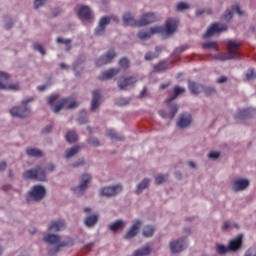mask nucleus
<instances>
[{
  "label": "nucleus",
  "mask_w": 256,
  "mask_h": 256,
  "mask_svg": "<svg viewBox=\"0 0 256 256\" xmlns=\"http://www.w3.org/2000/svg\"><path fill=\"white\" fill-rule=\"evenodd\" d=\"M78 17L80 19H83L84 21H88V19H91V8L87 5H80L78 6Z\"/></svg>",
  "instance_id": "obj_25"
},
{
  "label": "nucleus",
  "mask_w": 256,
  "mask_h": 256,
  "mask_svg": "<svg viewBox=\"0 0 256 256\" xmlns=\"http://www.w3.org/2000/svg\"><path fill=\"white\" fill-rule=\"evenodd\" d=\"M36 181H47V172L42 166H36Z\"/></svg>",
  "instance_id": "obj_35"
},
{
  "label": "nucleus",
  "mask_w": 256,
  "mask_h": 256,
  "mask_svg": "<svg viewBox=\"0 0 256 256\" xmlns=\"http://www.w3.org/2000/svg\"><path fill=\"white\" fill-rule=\"evenodd\" d=\"M33 49H34V51H37L38 53H41L42 55H47V51L45 50V48H43V46L41 44H39V42L33 43Z\"/></svg>",
  "instance_id": "obj_53"
},
{
  "label": "nucleus",
  "mask_w": 256,
  "mask_h": 256,
  "mask_svg": "<svg viewBox=\"0 0 256 256\" xmlns=\"http://www.w3.org/2000/svg\"><path fill=\"white\" fill-rule=\"evenodd\" d=\"M122 22L125 27H139V21L135 20V16L131 12L123 14Z\"/></svg>",
  "instance_id": "obj_22"
},
{
  "label": "nucleus",
  "mask_w": 256,
  "mask_h": 256,
  "mask_svg": "<svg viewBox=\"0 0 256 256\" xmlns=\"http://www.w3.org/2000/svg\"><path fill=\"white\" fill-rule=\"evenodd\" d=\"M253 117H255V109L253 108L240 109L234 114L236 121H247V119H253Z\"/></svg>",
  "instance_id": "obj_15"
},
{
  "label": "nucleus",
  "mask_w": 256,
  "mask_h": 256,
  "mask_svg": "<svg viewBox=\"0 0 256 256\" xmlns=\"http://www.w3.org/2000/svg\"><path fill=\"white\" fill-rule=\"evenodd\" d=\"M9 79V74L5 72H0V89H5V81Z\"/></svg>",
  "instance_id": "obj_56"
},
{
  "label": "nucleus",
  "mask_w": 256,
  "mask_h": 256,
  "mask_svg": "<svg viewBox=\"0 0 256 256\" xmlns=\"http://www.w3.org/2000/svg\"><path fill=\"white\" fill-rule=\"evenodd\" d=\"M111 24V17L103 16L100 18L98 26L94 30V35L96 37H101L105 35V31H107V25Z\"/></svg>",
  "instance_id": "obj_14"
},
{
  "label": "nucleus",
  "mask_w": 256,
  "mask_h": 256,
  "mask_svg": "<svg viewBox=\"0 0 256 256\" xmlns=\"http://www.w3.org/2000/svg\"><path fill=\"white\" fill-rule=\"evenodd\" d=\"M251 186V180L249 178L236 176L230 181V189L234 193H241L247 191L248 187Z\"/></svg>",
  "instance_id": "obj_4"
},
{
  "label": "nucleus",
  "mask_w": 256,
  "mask_h": 256,
  "mask_svg": "<svg viewBox=\"0 0 256 256\" xmlns=\"http://www.w3.org/2000/svg\"><path fill=\"white\" fill-rule=\"evenodd\" d=\"M106 137H109L112 141H125V136L120 135L113 129H108L106 131Z\"/></svg>",
  "instance_id": "obj_34"
},
{
  "label": "nucleus",
  "mask_w": 256,
  "mask_h": 256,
  "mask_svg": "<svg viewBox=\"0 0 256 256\" xmlns=\"http://www.w3.org/2000/svg\"><path fill=\"white\" fill-rule=\"evenodd\" d=\"M131 103V98H119L116 102V105L118 107H126V105H129Z\"/></svg>",
  "instance_id": "obj_54"
},
{
  "label": "nucleus",
  "mask_w": 256,
  "mask_h": 256,
  "mask_svg": "<svg viewBox=\"0 0 256 256\" xmlns=\"http://www.w3.org/2000/svg\"><path fill=\"white\" fill-rule=\"evenodd\" d=\"M179 27V21L175 18H168L165 22L164 33L166 35H173Z\"/></svg>",
  "instance_id": "obj_20"
},
{
  "label": "nucleus",
  "mask_w": 256,
  "mask_h": 256,
  "mask_svg": "<svg viewBox=\"0 0 256 256\" xmlns=\"http://www.w3.org/2000/svg\"><path fill=\"white\" fill-rule=\"evenodd\" d=\"M77 121L79 125H85L89 123V116L87 115V110L83 109L79 112Z\"/></svg>",
  "instance_id": "obj_40"
},
{
  "label": "nucleus",
  "mask_w": 256,
  "mask_h": 256,
  "mask_svg": "<svg viewBox=\"0 0 256 256\" xmlns=\"http://www.w3.org/2000/svg\"><path fill=\"white\" fill-rule=\"evenodd\" d=\"M13 25H14L13 18L11 17L4 18V29L9 31V29H13Z\"/></svg>",
  "instance_id": "obj_52"
},
{
  "label": "nucleus",
  "mask_w": 256,
  "mask_h": 256,
  "mask_svg": "<svg viewBox=\"0 0 256 256\" xmlns=\"http://www.w3.org/2000/svg\"><path fill=\"white\" fill-rule=\"evenodd\" d=\"M67 104V98L62 99L59 103L54 106L53 113H59L63 107Z\"/></svg>",
  "instance_id": "obj_48"
},
{
  "label": "nucleus",
  "mask_w": 256,
  "mask_h": 256,
  "mask_svg": "<svg viewBox=\"0 0 256 256\" xmlns=\"http://www.w3.org/2000/svg\"><path fill=\"white\" fill-rule=\"evenodd\" d=\"M161 51H163V49L157 46L154 52H151V51L146 52L144 56L145 61H153V59H157V57L161 55Z\"/></svg>",
  "instance_id": "obj_32"
},
{
  "label": "nucleus",
  "mask_w": 256,
  "mask_h": 256,
  "mask_svg": "<svg viewBox=\"0 0 256 256\" xmlns=\"http://www.w3.org/2000/svg\"><path fill=\"white\" fill-rule=\"evenodd\" d=\"M142 235L143 237H146V238L153 237V235H155V226H151V225L144 226Z\"/></svg>",
  "instance_id": "obj_41"
},
{
  "label": "nucleus",
  "mask_w": 256,
  "mask_h": 256,
  "mask_svg": "<svg viewBox=\"0 0 256 256\" xmlns=\"http://www.w3.org/2000/svg\"><path fill=\"white\" fill-rule=\"evenodd\" d=\"M186 49H189L188 45H184V46H179L177 47L173 53H172V57H177V55H181V53H183V51H186Z\"/></svg>",
  "instance_id": "obj_57"
},
{
  "label": "nucleus",
  "mask_w": 256,
  "mask_h": 256,
  "mask_svg": "<svg viewBox=\"0 0 256 256\" xmlns=\"http://www.w3.org/2000/svg\"><path fill=\"white\" fill-rule=\"evenodd\" d=\"M193 123V115L189 112H183L179 114L178 120L176 122V127L178 129H189Z\"/></svg>",
  "instance_id": "obj_10"
},
{
  "label": "nucleus",
  "mask_w": 256,
  "mask_h": 256,
  "mask_svg": "<svg viewBox=\"0 0 256 256\" xmlns=\"http://www.w3.org/2000/svg\"><path fill=\"white\" fill-rule=\"evenodd\" d=\"M157 33H160L163 35L165 33V26H157V27H151L150 28V35H155Z\"/></svg>",
  "instance_id": "obj_49"
},
{
  "label": "nucleus",
  "mask_w": 256,
  "mask_h": 256,
  "mask_svg": "<svg viewBox=\"0 0 256 256\" xmlns=\"http://www.w3.org/2000/svg\"><path fill=\"white\" fill-rule=\"evenodd\" d=\"M44 243H47V245H59L61 241V236L59 234H51L47 233L43 237Z\"/></svg>",
  "instance_id": "obj_26"
},
{
  "label": "nucleus",
  "mask_w": 256,
  "mask_h": 256,
  "mask_svg": "<svg viewBox=\"0 0 256 256\" xmlns=\"http://www.w3.org/2000/svg\"><path fill=\"white\" fill-rule=\"evenodd\" d=\"M137 83V77L135 76H129L123 79V81H118V89L120 91H125L127 87L131 85H135Z\"/></svg>",
  "instance_id": "obj_23"
},
{
  "label": "nucleus",
  "mask_w": 256,
  "mask_h": 256,
  "mask_svg": "<svg viewBox=\"0 0 256 256\" xmlns=\"http://www.w3.org/2000/svg\"><path fill=\"white\" fill-rule=\"evenodd\" d=\"M74 245L75 240H73V238H67L64 241L60 240L58 245L48 248V256H56L63 247H73Z\"/></svg>",
  "instance_id": "obj_13"
},
{
  "label": "nucleus",
  "mask_w": 256,
  "mask_h": 256,
  "mask_svg": "<svg viewBox=\"0 0 256 256\" xmlns=\"http://www.w3.org/2000/svg\"><path fill=\"white\" fill-rule=\"evenodd\" d=\"M125 228V221L123 220H116L115 222H111L108 225V229L113 233H117V231H121Z\"/></svg>",
  "instance_id": "obj_30"
},
{
  "label": "nucleus",
  "mask_w": 256,
  "mask_h": 256,
  "mask_svg": "<svg viewBox=\"0 0 256 256\" xmlns=\"http://www.w3.org/2000/svg\"><path fill=\"white\" fill-rule=\"evenodd\" d=\"M79 151H81V146L79 145L67 148L64 151V159H73V157H75L79 153Z\"/></svg>",
  "instance_id": "obj_29"
},
{
  "label": "nucleus",
  "mask_w": 256,
  "mask_h": 256,
  "mask_svg": "<svg viewBox=\"0 0 256 256\" xmlns=\"http://www.w3.org/2000/svg\"><path fill=\"white\" fill-rule=\"evenodd\" d=\"M86 165L87 161H85V158H80L76 162L70 164V167H72V169H79V167H85Z\"/></svg>",
  "instance_id": "obj_47"
},
{
  "label": "nucleus",
  "mask_w": 256,
  "mask_h": 256,
  "mask_svg": "<svg viewBox=\"0 0 256 256\" xmlns=\"http://www.w3.org/2000/svg\"><path fill=\"white\" fill-rule=\"evenodd\" d=\"M56 43L58 45H66V51H71V39H63L61 37L56 38Z\"/></svg>",
  "instance_id": "obj_45"
},
{
  "label": "nucleus",
  "mask_w": 256,
  "mask_h": 256,
  "mask_svg": "<svg viewBox=\"0 0 256 256\" xmlns=\"http://www.w3.org/2000/svg\"><path fill=\"white\" fill-rule=\"evenodd\" d=\"M244 256H256V247H250L244 254Z\"/></svg>",
  "instance_id": "obj_64"
},
{
  "label": "nucleus",
  "mask_w": 256,
  "mask_h": 256,
  "mask_svg": "<svg viewBox=\"0 0 256 256\" xmlns=\"http://www.w3.org/2000/svg\"><path fill=\"white\" fill-rule=\"evenodd\" d=\"M216 251L218 255H226V253H229V244H227V246L223 244H217Z\"/></svg>",
  "instance_id": "obj_46"
},
{
  "label": "nucleus",
  "mask_w": 256,
  "mask_h": 256,
  "mask_svg": "<svg viewBox=\"0 0 256 256\" xmlns=\"http://www.w3.org/2000/svg\"><path fill=\"white\" fill-rule=\"evenodd\" d=\"M0 89H7L10 91H19V83L5 85V88H0Z\"/></svg>",
  "instance_id": "obj_63"
},
{
  "label": "nucleus",
  "mask_w": 256,
  "mask_h": 256,
  "mask_svg": "<svg viewBox=\"0 0 256 256\" xmlns=\"http://www.w3.org/2000/svg\"><path fill=\"white\" fill-rule=\"evenodd\" d=\"M201 93H204V95H206V97H211L212 95H215V93H217V89H215L214 86H203L202 85Z\"/></svg>",
  "instance_id": "obj_43"
},
{
  "label": "nucleus",
  "mask_w": 256,
  "mask_h": 256,
  "mask_svg": "<svg viewBox=\"0 0 256 256\" xmlns=\"http://www.w3.org/2000/svg\"><path fill=\"white\" fill-rule=\"evenodd\" d=\"M23 179H30L32 181H37V171L36 167L33 169L26 170L22 173Z\"/></svg>",
  "instance_id": "obj_39"
},
{
  "label": "nucleus",
  "mask_w": 256,
  "mask_h": 256,
  "mask_svg": "<svg viewBox=\"0 0 256 256\" xmlns=\"http://www.w3.org/2000/svg\"><path fill=\"white\" fill-rule=\"evenodd\" d=\"M245 234L240 233L228 242L229 253H239L243 250Z\"/></svg>",
  "instance_id": "obj_7"
},
{
  "label": "nucleus",
  "mask_w": 256,
  "mask_h": 256,
  "mask_svg": "<svg viewBox=\"0 0 256 256\" xmlns=\"http://www.w3.org/2000/svg\"><path fill=\"white\" fill-rule=\"evenodd\" d=\"M222 231L224 233H229L233 231V229H241V225L237 222H231V221H224L221 226Z\"/></svg>",
  "instance_id": "obj_28"
},
{
  "label": "nucleus",
  "mask_w": 256,
  "mask_h": 256,
  "mask_svg": "<svg viewBox=\"0 0 256 256\" xmlns=\"http://www.w3.org/2000/svg\"><path fill=\"white\" fill-rule=\"evenodd\" d=\"M87 143H88V145H90V147L101 146V141H99V138H95V137L88 138Z\"/></svg>",
  "instance_id": "obj_51"
},
{
  "label": "nucleus",
  "mask_w": 256,
  "mask_h": 256,
  "mask_svg": "<svg viewBox=\"0 0 256 256\" xmlns=\"http://www.w3.org/2000/svg\"><path fill=\"white\" fill-rule=\"evenodd\" d=\"M222 19H223L224 21L229 22L230 20L233 19V12H232L231 10H229V9L225 10V11L223 12V14H222Z\"/></svg>",
  "instance_id": "obj_59"
},
{
  "label": "nucleus",
  "mask_w": 256,
  "mask_h": 256,
  "mask_svg": "<svg viewBox=\"0 0 256 256\" xmlns=\"http://www.w3.org/2000/svg\"><path fill=\"white\" fill-rule=\"evenodd\" d=\"M188 245L187 237L177 238L169 243L170 253L179 255V253H183L187 249Z\"/></svg>",
  "instance_id": "obj_6"
},
{
  "label": "nucleus",
  "mask_w": 256,
  "mask_h": 256,
  "mask_svg": "<svg viewBox=\"0 0 256 256\" xmlns=\"http://www.w3.org/2000/svg\"><path fill=\"white\" fill-rule=\"evenodd\" d=\"M121 73V68H110L102 73L100 76L101 81H109L113 79V77L119 75Z\"/></svg>",
  "instance_id": "obj_24"
},
{
  "label": "nucleus",
  "mask_w": 256,
  "mask_h": 256,
  "mask_svg": "<svg viewBox=\"0 0 256 256\" xmlns=\"http://www.w3.org/2000/svg\"><path fill=\"white\" fill-rule=\"evenodd\" d=\"M227 31V25L221 24L219 22L212 23L210 27L207 29L206 33L203 35L204 39H209L213 37V35H217L219 33H223Z\"/></svg>",
  "instance_id": "obj_12"
},
{
  "label": "nucleus",
  "mask_w": 256,
  "mask_h": 256,
  "mask_svg": "<svg viewBox=\"0 0 256 256\" xmlns=\"http://www.w3.org/2000/svg\"><path fill=\"white\" fill-rule=\"evenodd\" d=\"M208 159H211V161H217L219 157H221V152L219 151H210L207 155Z\"/></svg>",
  "instance_id": "obj_58"
},
{
  "label": "nucleus",
  "mask_w": 256,
  "mask_h": 256,
  "mask_svg": "<svg viewBox=\"0 0 256 256\" xmlns=\"http://www.w3.org/2000/svg\"><path fill=\"white\" fill-rule=\"evenodd\" d=\"M65 139L67 143H70V145H72L73 143H77V141H79V135H77V132L69 130L65 135Z\"/></svg>",
  "instance_id": "obj_38"
},
{
  "label": "nucleus",
  "mask_w": 256,
  "mask_h": 256,
  "mask_svg": "<svg viewBox=\"0 0 256 256\" xmlns=\"http://www.w3.org/2000/svg\"><path fill=\"white\" fill-rule=\"evenodd\" d=\"M47 197V188L41 184L34 185L26 195L28 203H41Z\"/></svg>",
  "instance_id": "obj_1"
},
{
  "label": "nucleus",
  "mask_w": 256,
  "mask_h": 256,
  "mask_svg": "<svg viewBox=\"0 0 256 256\" xmlns=\"http://www.w3.org/2000/svg\"><path fill=\"white\" fill-rule=\"evenodd\" d=\"M203 49H215L217 47V42L208 41L202 45Z\"/></svg>",
  "instance_id": "obj_61"
},
{
  "label": "nucleus",
  "mask_w": 256,
  "mask_h": 256,
  "mask_svg": "<svg viewBox=\"0 0 256 256\" xmlns=\"http://www.w3.org/2000/svg\"><path fill=\"white\" fill-rule=\"evenodd\" d=\"M117 57V51L115 48H110L104 55L100 56L96 60V67H103V65H108V63H113V59Z\"/></svg>",
  "instance_id": "obj_11"
},
{
  "label": "nucleus",
  "mask_w": 256,
  "mask_h": 256,
  "mask_svg": "<svg viewBox=\"0 0 256 256\" xmlns=\"http://www.w3.org/2000/svg\"><path fill=\"white\" fill-rule=\"evenodd\" d=\"M139 229H141V220H135L133 225L126 231L124 234V239L129 241V239H133L139 235Z\"/></svg>",
  "instance_id": "obj_19"
},
{
  "label": "nucleus",
  "mask_w": 256,
  "mask_h": 256,
  "mask_svg": "<svg viewBox=\"0 0 256 256\" xmlns=\"http://www.w3.org/2000/svg\"><path fill=\"white\" fill-rule=\"evenodd\" d=\"M181 93H185V88L176 86L174 88V95L171 98H169L168 100H166V103H173V101H175V99H177V97L180 96Z\"/></svg>",
  "instance_id": "obj_42"
},
{
  "label": "nucleus",
  "mask_w": 256,
  "mask_h": 256,
  "mask_svg": "<svg viewBox=\"0 0 256 256\" xmlns=\"http://www.w3.org/2000/svg\"><path fill=\"white\" fill-rule=\"evenodd\" d=\"M166 104L170 112L167 113L165 110H159L158 115H160L162 119H174L175 115H177V112L179 111V105H177L176 103Z\"/></svg>",
  "instance_id": "obj_16"
},
{
  "label": "nucleus",
  "mask_w": 256,
  "mask_h": 256,
  "mask_svg": "<svg viewBox=\"0 0 256 256\" xmlns=\"http://www.w3.org/2000/svg\"><path fill=\"white\" fill-rule=\"evenodd\" d=\"M53 133V125H47L41 130L42 135H50Z\"/></svg>",
  "instance_id": "obj_62"
},
{
  "label": "nucleus",
  "mask_w": 256,
  "mask_h": 256,
  "mask_svg": "<svg viewBox=\"0 0 256 256\" xmlns=\"http://www.w3.org/2000/svg\"><path fill=\"white\" fill-rule=\"evenodd\" d=\"M84 61H86L85 56H79L74 62L73 71L75 72V75H81V72L77 71V68L79 67V65H83Z\"/></svg>",
  "instance_id": "obj_44"
},
{
  "label": "nucleus",
  "mask_w": 256,
  "mask_h": 256,
  "mask_svg": "<svg viewBox=\"0 0 256 256\" xmlns=\"http://www.w3.org/2000/svg\"><path fill=\"white\" fill-rule=\"evenodd\" d=\"M155 21H157V16H155V13H145L141 16V19L138 20V27H145V25H151V23H155Z\"/></svg>",
  "instance_id": "obj_21"
},
{
  "label": "nucleus",
  "mask_w": 256,
  "mask_h": 256,
  "mask_svg": "<svg viewBox=\"0 0 256 256\" xmlns=\"http://www.w3.org/2000/svg\"><path fill=\"white\" fill-rule=\"evenodd\" d=\"M118 64L122 69H129V59L127 57H123L118 61Z\"/></svg>",
  "instance_id": "obj_60"
},
{
  "label": "nucleus",
  "mask_w": 256,
  "mask_h": 256,
  "mask_svg": "<svg viewBox=\"0 0 256 256\" xmlns=\"http://www.w3.org/2000/svg\"><path fill=\"white\" fill-rule=\"evenodd\" d=\"M188 89L192 95H199L203 89V85L196 83L195 81H188Z\"/></svg>",
  "instance_id": "obj_31"
},
{
  "label": "nucleus",
  "mask_w": 256,
  "mask_h": 256,
  "mask_svg": "<svg viewBox=\"0 0 256 256\" xmlns=\"http://www.w3.org/2000/svg\"><path fill=\"white\" fill-rule=\"evenodd\" d=\"M121 191H123V186L116 184L102 187L99 189L98 193L100 197L111 199V197H117V194L121 193Z\"/></svg>",
  "instance_id": "obj_9"
},
{
  "label": "nucleus",
  "mask_w": 256,
  "mask_h": 256,
  "mask_svg": "<svg viewBox=\"0 0 256 256\" xmlns=\"http://www.w3.org/2000/svg\"><path fill=\"white\" fill-rule=\"evenodd\" d=\"M33 101L32 98L22 101L21 106L14 107L10 110V114L12 117H18L19 119H25V117H29L31 115V110L27 107L28 103Z\"/></svg>",
  "instance_id": "obj_5"
},
{
  "label": "nucleus",
  "mask_w": 256,
  "mask_h": 256,
  "mask_svg": "<svg viewBox=\"0 0 256 256\" xmlns=\"http://www.w3.org/2000/svg\"><path fill=\"white\" fill-rule=\"evenodd\" d=\"M190 5L187 2H179L176 5V11L181 12V11H187V9H190Z\"/></svg>",
  "instance_id": "obj_50"
},
{
  "label": "nucleus",
  "mask_w": 256,
  "mask_h": 256,
  "mask_svg": "<svg viewBox=\"0 0 256 256\" xmlns=\"http://www.w3.org/2000/svg\"><path fill=\"white\" fill-rule=\"evenodd\" d=\"M167 69H169V63L165 60L160 61L153 66L154 73H163V71H167Z\"/></svg>",
  "instance_id": "obj_36"
},
{
  "label": "nucleus",
  "mask_w": 256,
  "mask_h": 256,
  "mask_svg": "<svg viewBox=\"0 0 256 256\" xmlns=\"http://www.w3.org/2000/svg\"><path fill=\"white\" fill-rule=\"evenodd\" d=\"M153 253V248L150 246H144L134 251L133 256H149Z\"/></svg>",
  "instance_id": "obj_37"
},
{
  "label": "nucleus",
  "mask_w": 256,
  "mask_h": 256,
  "mask_svg": "<svg viewBox=\"0 0 256 256\" xmlns=\"http://www.w3.org/2000/svg\"><path fill=\"white\" fill-rule=\"evenodd\" d=\"M83 211L86 213V217L83 219L85 227L93 229V227L99 223V214L97 212H93V209L89 207L84 208Z\"/></svg>",
  "instance_id": "obj_8"
},
{
  "label": "nucleus",
  "mask_w": 256,
  "mask_h": 256,
  "mask_svg": "<svg viewBox=\"0 0 256 256\" xmlns=\"http://www.w3.org/2000/svg\"><path fill=\"white\" fill-rule=\"evenodd\" d=\"M65 229H67V223L63 219L54 220L48 224L50 233H59V231H65Z\"/></svg>",
  "instance_id": "obj_18"
},
{
  "label": "nucleus",
  "mask_w": 256,
  "mask_h": 256,
  "mask_svg": "<svg viewBox=\"0 0 256 256\" xmlns=\"http://www.w3.org/2000/svg\"><path fill=\"white\" fill-rule=\"evenodd\" d=\"M25 153L28 157H36V159H41V157H43V151L37 148L28 147L26 148Z\"/></svg>",
  "instance_id": "obj_33"
},
{
  "label": "nucleus",
  "mask_w": 256,
  "mask_h": 256,
  "mask_svg": "<svg viewBox=\"0 0 256 256\" xmlns=\"http://www.w3.org/2000/svg\"><path fill=\"white\" fill-rule=\"evenodd\" d=\"M93 177L89 173H83L79 178V185L72 188L73 193L78 197H83L85 193H87V189H89V185H91V181Z\"/></svg>",
  "instance_id": "obj_3"
},
{
  "label": "nucleus",
  "mask_w": 256,
  "mask_h": 256,
  "mask_svg": "<svg viewBox=\"0 0 256 256\" xmlns=\"http://www.w3.org/2000/svg\"><path fill=\"white\" fill-rule=\"evenodd\" d=\"M150 185H151V179L143 178L142 181L137 185L134 191L135 195H141V193H143L145 189H149Z\"/></svg>",
  "instance_id": "obj_27"
},
{
  "label": "nucleus",
  "mask_w": 256,
  "mask_h": 256,
  "mask_svg": "<svg viewBox=\"0 0 256 256\" xmlns=\"http://www.w3.org/2000/svg\"><path fill=\"white\" fill-rule=\"evenodd\" d=\"M99 107H101V90H93L90 102V112L97 113V111H99Z\"/></svg>",
  "instance_id": "obj_17"
},
{
  "label": "nucleus",
  "mask_w": 256,
  "mask_h": 256,
  "mask_svg": "<svg viewBox=\"0 0 256 256\" xmlns=\"http://www.w3.org/2000/svg\"><path fill=\"white\" fill-rule=\"evenodd\" d=\"M227 47H228V52L218 55L216 59H219L220 61H231V59H239L241 57V54L237 52V49L241 47L240 43L230 40L227 43Z\"/></svg>",
  "instance_id": "obj_2"
},
{
  "label": "nucleus",
  "mask_w": 256,
  "mask_h": 256,
  "mask_svg": "<svg viewBox=\"0 0 256 256\" xmlns=\"http://www.w3.org/2000/svg\"><path fill=\"white\" fill-rule=\"evenodd\" d=\"M137 37L138 39H140L141 41H145V39H151V32H146V31H139L137 33Z\"/></svg>",
  "instance_id": "obj_55"
}]
</instances>
